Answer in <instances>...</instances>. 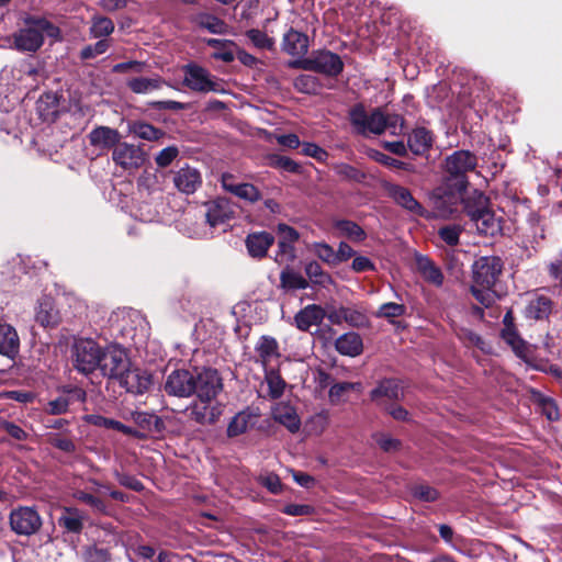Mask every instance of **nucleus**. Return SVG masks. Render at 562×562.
<instances>
[{
  "label": "nucleus",
  "instance_id": "nucleus-1",
  "mask_svg": "<svg viewBox=\"0 0 562 562\" xmlns=\"http://www.w3.org/2000/svg\"><path fill=\"white\" fill-rule=\"evenodd\" d=\"M477 165V158L469 150H457L445 160L446 187L445 193L449 205L445 206V196L435 201L436 209L440 215H450L457 211V202L468 187V173L473 171Z\"/></svg>",
  "mask_w": 562,
  "mask_h": 562
},
{
  "label": "nucleus",
  "instance_id": "nucleus-2",
  "mask_svg": "<svg viewBox=\"0 0 562 562\" xmlns=\"http://www.w3.org/2000/svg\"><path fill=\"white\" fill-rule=\"evenodd\" d=\"M503 260L497 256H483L472 265V285L470 291L475 300L485 307L492 306L499 294L496 283L502 276Z\"/></svg>",
  "mask_w": 562,
  "mask_h": 562
},
{
  "label": "nucleus",
  "instance_id": "nucleus-3",
  "mask_svg": "<svg viewBox=\"0 0 562 562\" xmlns=\"http://www.w3.org/2000/svg\"><path fill=\"white\" fill-rule=\"evenodd\" d=\"M350 122L357 133L368 136L380 135L389 131L392 135L401 133L403 120L397 114H385L381 109H373L367 112L363 105L358 104L350 111Z\"/></svg>",
  "mask_w": 562,
  "mask_h": 562
},
{
  "label": "nucleus",
  "instance_id": "nucleus-4",
  "mask_svg": "<svg viewBox=\"0 0 562 562\" xmlns=\"http://www.w3.org/2000/svg\"><path fill=\"white\" fill-rule=\"evenodd\" d=\"M44 35L60 40V30L44 18H27L24 27L13 35L14 46L21 52H36L44 43Z\"/></svg>",
  "mask_w": 562,
  "mask_h": 562
},
{
  "label": "nucleus",
  "instance_id": "nucleus-5",
  "mask_svg": "<svg viewBox=\"0 0 562 562\" xmlns=\"http://www.w3.org/2000/svg\"><path fill=\"white\" fill-rule=\"evenodd\" d=\"M101 346L91 338L75 337L70 347L72 367L81 374L89 375L100 366Z\"/></svg>",
  "mask_w": 562,
  "mask_h": 562
},
{
  "label": "nucleus",
  "instance_id": "nucleus-6",
  "mask_svg": "<svg viewBox=\"0 0 562 562\" xmlns=\"http://www.w3.org/2000/svg\"><path fill=\"white\" fill-rule=\"evenodd\" d=\"M290 67L314 71L327 77H337L344 70L340 56L328 49L315 50L306 58H297L289 64Z\"/></svg>",
  "mask_w": 562,
  "mask_h": 562
},
{
  "label": "nucleus",
  "instance_id": "nucleus-7",
  "mask_svg": "<svg viewBox=\"0 0 562 562\" xmlns=\"http://www.w3.org/2000/svg\"><path fill=\"white\" fill-rule=\"evenodd\" d=\"M184 77L183 85L194 92L207 93L225 92L218 79L212 76L207 69L199 66L198 64L190 63L182 68Z\"/></svg>",
  "mask_w": 562,
  "mask_h": 562
},
{
  "label": "nucleus",
  "instance_id": "nucleus-8",
  "mask_svg": "<svg viewBox=\"0 0 562 562\" xmlns=\"http://www.w3.org/2000/svg\"><path fill=\"white\" fill-rule=\"evenodd\" d=\"M194 394L199 400L214 401L223 391V381L216 369H194Z\"/></svg>",
  "mask_w": 562,
  "mask_h": 562
},
{
  "label": "nucleus",
  "instance_id": "nucleus-9",
  "mask_svg": "<svg viewBox=\"0 0 562 562\" xmlns=\"http://www.w3.org/2000/svg\"><path fill=\"white\" fill-rule=\"evenodd\" d=\"M128 368L130 360L124 349L117 346L102 349V359L98 369L104 376L119 381Z\"/></svg>",
  "mask_w": 562,
  "mask_h": 562
},
{
  "label": "nucleus",
  "instance_id": "nucleus-10",
  "mask_svg": "<svg viewBox=\"0 0 562 562\" xmlns=\"http://www.w3.org/2000/svg\"><path fill=\"white\" fill-rule=\"evenodd\" d=\"M112 159L122 169L132 171L144 165L146 155L139 146L120 142L112 150Z\"/></svg>",
  "mask_w": 562,
  "mask_h": 562
},
{
  "label": "nucleus",
  "instance_id": "nucleus-11",
  "mask_svg": "<svg viewBox=\"0 0 562 562\" xmlns=\"http://www.w3.org/2000/svg\"><path fill=\"white\" fill-rule=\"evenodd\" d=\"M194 370H173L166 379L164 389L168 395L190 397L194 394Z\"/></svg>",
  "mask_w": 562,
  "mask_h": 562
},
{
  "label": "nucleus",
  "instance_id": "nucleus-12",
  "mask_svg": "<svg viewBox=\"0 0 562 562\" xmlns=\"http://www.w3.org/2000/svg\"><path fill=\"white\" fill-rule=\"evenodd\" d=\"M10 526L18 535L30 536L42 526L38 513L32 507H19L10 514Z\"/></svg>",
  "mask_w": 562,
  "mask_h": 562
},
{
  "label": "nucleus",
  "instance_id": "nucleus-13",
  "mask_svg": "<svg viewBox=\"0 0 562 562\" xmlns=\"http://www.w3.org/2000/svg\"><path fill=\"white\" fill-rule=\"evenodd\" d=\"M189 417L200 425L214 424L222 414V408L213 401H193L188 407Z\"/></svg>",
  "mask_w": 562,
  "mask_h": 562
},
{
  "label": "nucleus",
  "instance_id": "nucleus-14",
  "mask_svg": "<svg viewBox=\"0 0 562 562\" xmlns=\"http://www.w3.org/2000/svg\"><path fill=\"white\" fill-rule=\"evenodd\" d=\"M221 183L225 191L247 202L255 203L261 199L257 187L248 182H237L232 173H223Z\"/></svg>",
  "mask_w": 562,
  "mask_h": 562
},
{
  "label": "nucleus",
  "instance_id": "nucleus-15",
  "mask_svg": "<svg viewBox=\"0 0 562 562\" xmlns=\"http://www.w3.org/2000/svg\"><path fill=\"white\" fill-rule=\"evenodd\" d=\"M12 76L21 87L29 90L36 89L38 83L44 80L43 71L29 60L16 64L12 69Z\"/></svg>",
  "mask_w": 562,
  "mask_h": 562
},
{
  "label": "nucleus",
  "instance_id": "nucleus-16",
  "mask_svg": "<svg viewBox=\"0 0 562 562\" xmlns=\"http://www.w3.org/2000/svg\"><path fill=\"white\" fill-rule=\"evenodd\" d=\"M553 308V302L550 296L535 292L532 293L525 307V316L528 319L543 321L547 319Z\"/></svg>",
  "mask_w": 562,
  "mask_h": 562
},
{
  "label": "nucleus",
  "instance_id": "nucleus-17",
  "mask_svg": "<svg viewBox=\"0 0 562 562\" xmlns=\"http://www.w3.org/2000/svg\"><path fill=\"white\" fill-rule=\"evenodd\" d=\"M119 383L130 393L143 394L150 387L151 376L146 371L128 368Z\"/></svg>",
  "mask_w": 562,
  "mask_h": 562
},
{
  "label": "nucleus",
  "instance_id": "nucleus-18",
  "mask_svg": "<svg viewBox=\"0 0 562 562\" xmlns=\"http://www.w3.org/2000/svg\"><path fill=\"white\" fill-rule=\"evenodd\" d=\"M175 187L184 194L194 193L202 184V177L196 168L186 165L173 176Z\"/></svg>",
  "mask_w": 562,
  "mask_h": 562
},
{
  "label": "nucleus",
  "instance_id": "nucleus-19",
  "mask_svg": "<svg viewBox=\"0 0 562 562\" xmlns=\"http://www.w3.org/2000/svg\"><path fill=\"white\" fill-rule=\"evenodd\" d=\"M310 41L308 36L294 29H290L284 35L282 41V49L293 57L305 58L308 52Z\"/></svg>",
  "mask_w": 562,
  "mask_h": 562
},
{
  "label": "nucleus",
  "instance_id": "nucleus-20",
  "mask_svg": "<svg viewBox=\"0 0 562 562\" xmlns=\"http://www.w3.org/2000/svg\"><path fill=\"white\" fill-rule=\"evenodd\" d=\"M88 139L91 146L100 150H108L120 144L121 135L115 128L97 126L88 134Z\"/></svg>",
  "mask_w": 562,
  "mask_h": 562
},
{
  "label": "nucleus",
  "instance_id": "nucleus-21",
  "mask_svg": "<svg viewBox=\"0 0 562 562\" xmlns=\"http://www.w3.org/2000/svg\"><path fill=\"white\" fill-rule=\"evenodd\" d=\"M386 191L389 195L402 207L415 215H424L425 210L422 204L415 200L411 191L398 184H387Z\"/></svg>",
  "mask_w": 562,
  "mask_h": 562
},
{
  "label": "nucleus",
  "instance_id": "nucleus-22",
  "mask_svg": "<svg viewBox=\"0 0 562 562\" xmlns=\"http://www.w3.org/2000/svg\"><path fill=\"white\" fill-rule=\"evenodd\" d=\"M204 218L211 227L224 224L233 215V210L226 199H216L206 204Z\"/></svg>",
  "mask_w": 562,
  "mask_h": 562
},
{
  "label": "nucleus",
  "instance_id": "nucleus-23",
  "mask_svg": "<svg viewBox=\"0 0 562 562\" xmlns=\"http://www.w3.org/2000/svg\"><path fill=\"white\" fill-rule=\"evenodd\" d=\"M324 317L325 311L322 306L310 304L295 314L294 323L300 330L307 331L311 327L321 325Z\"/></svg>",
  "mask_w": 562,
  "mask_h": 562
},
{
  "label": "nucleus",
  "instance_id": "nucleus-24",
  "mask_svg": "<svg viewBox=\"0 0 562 562\" xmlns=\"http://www.w3.org/2000/svg\"><path fill=\"white\" fill-rule=\"evenodd\" d=\"M246 247L252 258H263L273 245L274 237L268 232H255L246 237Z\"/></svg>",
  "mask_w": 562,
  "mask_h": 562
},
{
  "label": "nucleus",
  "instance_id": "nucleus-25",
  "mask_svg": "<svg viewBox=\"0 0 562 562\" xmlns=\"http://www.w3.org/2000/svg\"><path fill=\"white\" fill-rule=\"evenodd\" d=\"M35 319L41 326L50 328L56 327L60 323L59 312L52 297L44 296L38 301Z\"/></svg>",
  "mask_w": 562,
  "mask_h": 562
},
{
  "label": "nucleus",
  "instance_id": "nucleus-26",
  "mask_svg": "<svg viewBox=\"0 0 562 562\" xmlns=\"http://www.w3.org/2000/svg\"><path fill=\"white\" fill-rule=\"evenodd\" d=\"M20 339L15 328L7 323H0V355L13 359L19 352Z\"/></svg>",
  "mask_w": 562,
  "mask_h": 562
},
{
  "label": "nucleus",
  "instance_id": "nucleus-27",
  "mask_svg": "<svg viewBox=\"0 0 562 562\" xmlns=\"http://www.w3.org/2000/svg\"><path fill=\"white\" fill-rule=\"evenodd\" d=\"M272 418L283 425L289 431L296 432L300 429L301 420L291 405L278 403L272 407Z\"/></svg>",
  "mask_w": 562,
  "mask_h": 562
},
{
  "label": "nucleus",
  "instance_id": "nucleus-28",
  "mask_svg": "<svg viewBox=\"0 0 562 562\" xmlns=\"http://www.w3.org/2000/svg\"><path fill=\"white\" fill-rule=\"evenodd\" d=\"M370 397L378 403H381L382 398L398 401L404 397V391L396 380L385 379L370 392Z\"/></svg>",
  "mask_w": 562,
  "mask_h": 562
},
{
  "label": "nucleus",
  "instance_id": "nucleus-29",
  "mask_svg": "<svg viewBox=\"0 0 562 562\" xmlns=\"http://www.w3.org/2000/svg\"><path fill=\"white\" fill-rule=\"evenodd\" d=\"M335 348L342 356L357 357L363 350V341L359 334L349 331L336 339Z\"/></svg>",
  "mask_w": 562,
  "mask_h": 562
},
{
  "label": "nucleus",
  "instance_id": "nucleus-30",
  "mask_svg": "<svg viewBox=\"0 0 562 562\" xmlns=\"http://www.w3.org/2000/svg\"><path fill=\"white\" fill-rule=\"evenodd\" d=\"M480 234L485 236H495L502 231L501 220L488 209V206L481 213L471 218Z\"/></svg>",
  "mask_w": 562,
  "mask_h": 562
},
{
  "label": "nucleus",
  "instance_id": "nucleus-31",
  "mask_svg": "<svg viewBox=\"0 0 562 562\" xmlns=\"http://www.w3.org/2000/svg\"><path fill=\"white\" fill-rule=\"evenodd\" d=\"M256 352L265 369L280 357L277 340L269 336H262L259 339L258 344L256 345Z\"/></svg>",
  "mask_w": 562,
  "mask_h": 562
},
{
  "label": "nucleus",
  "instance_id": "nucleus-32",
  "mask_svg": "<svg viewBox=\"0 0 562 562\" xmlns=\"http://www.w3.org/2000/svg\"><path fill=\"white\" fill-rule=\"evenodd\" d=\"M85 518L86 516L80 509L76 507H65L58 518V524L68 532L79 533L83 528Z\"/></svg>",
  "mask_w": 562,
  "mask_h": 562
},
{
  "label": "nucleus",
  "instance_id": "nucleus-33",
  "mask_svg": "<svg viewBox=\"0 0 562 562\" xmlns=\"http://www.w3.org/2000/svg\"><path fill=\"white\" fill-rule=\"evenodd\" d=\"M91 484L93 485L90 488L91 492L79 490L74 493V497L77 501L90 506L95 512L104 514L106 513V505L100 497H98L93 493H98L100 488H106V486L100 484L95 480L91 481Z\"/></svg>",
  "mask_w": 562,
  "mask_h": 562
},
{
  "label": "nucleus",
  "instance_id": "nucleus-34",
  "mask_svg": "<svg viewBox=\"0 0 562 562\" xmlns=\"http://www.w3.org/2000/svg\"><path fill=\"white\" fill-rule=\"evenodd\" d=\"M407 145L413 154L423 155L432 145V135L425 127H417L408 135Z\"/></svg>",
  "mask_w": 562,
  "mask_h": 562
},
{
  "label": "nucleus",
  "instance_id": "nucleus-35",
  "mask_svg": "<svg viewBox=\"0 0 562 562\" xmlns=\"http://www.w3.org/2000/svg\"><path fill=\"white\" fill-rule=\"evenodd\" d=\"M501 337L512 348V350L518 358L522 360H527L529 358V346L519 336L516 328H503L501 331Z\"/></svg>",
  "mask_w": 562,
  "mask_h": 562
},
{
  "label": "nucleus",
  "instance_id": "nucleus-36",
  "mask_svg": "<svg viewBox=\"0 0 562 562\" xmlns=\"http://www.w3.org/2000/svg\"><path fill=\"white\" fill-rule=\"evenodd\" d=\"M462 203L463 211L471 220L488 206V198L482 192L474 190L462 198Z\"/></svg>",
  "mask_w": 562,
  "mask_h": 562
},
{
  "label": "nucleus",
  "instance_id": "nucleus-37",
  "mask_svg": "<svg viewBox=\"0 0 562 562\" xmlns=\"http://www.w3.org/2000/svg\"><path fill=\"white\" fill-rule=\"evenodd\" d=\"M165 85V80L159 77H153V78H145V77H137L132 78L127 81V87L137 94H146L154 90L160 89Z\"/></svg>",
  "mask_w": 562,
  "mask_h": 562
},
{
  "label": "nucleus",
  "instance_id": "nucleus-38",
  "mask_svg": "<svg viewBox=\"0 0 562 562\" xmlns=\"http://www.w3.org/2000/svg\"><path fill=\"white\" fill-rule=\"evenodd\" d=\"M86 420L93 426L104 427L108 429H115L120 432H123V434L130 435V436L136 435V431L133 428H131L130 426H126L119 420L108 418L102 415H98V414L88 415L86 417Z\"/></svg>",
  "mask_w": 562,
  "mask_h": 562
},
{
  "label": "nucleus",
  "instance_id": "nucleus-39",
  "mask_svg": "<svg viewBox=\"0 0 562 562\" xmlns=\"http://www.w3.org/2000/svg\"><path fill=\"white\" fill-rule=\"evenodd\" d=\"M418 270L422 273L423 278L437 285L440 286L443 283V274L441 270L434 265L431 260L428 258H418L417 260Z\"/></svg>",
  "mask_w": 562,
  "mask_h": 562
},
{
  "label": "nucleus",
  "instance_id": "nucleus-40",
  "mask_svg": "<svg viewBox=\"0 0 562 562\" xmlns=\"http://www.w3.org/2000/svg\"><path fill=\"white\" fill-rule=\"evenodd\" d=\"M457 337L467 347H476L484 353H491L492 347L475 331L461 327L457 330Z\"/></svg>",
  "mask_w": 562,
  "mask_h": 562
},
{
  "label": "nucleus",
  "instance_id": "nucleus-41",
  "mask_svg": "<svg viewBox=\"0 0 562 562\" xmlns=\"http://www.w3.org/2000/svg\"><path fill=\"white\" fill-rule=\"evenodd\" d=\"M130 132L136 137L149 142L158 140L165 135L164 131L145 122H134L130 126Z\"/></svg>",
  "mask_w": 562,
  "mask_h": 562
},
{
  "label": "nucleus",
  "instance_id": "nucleus-42",
  "mask_svg": "<svg viewBox=\"0 0 562 562\" xmlns=\"http://www.w3.org/2000/svg\"><path fill=\"white\" fill-rule=\"evenodd\" d=\"M335 227L353 243H361L367 238V233L357 223L349 220L336 222Z\"/></svg>",
  "mask_w": 562,
  "mask_h": 562
},
{
  "label": "nucleus",
  "instance_id": "nucleus-43",
  "mask_svg": "<svg viewBox=\"0 0 562 562\" xmlns=\"http://www.w3.org/2000/svg\"><path fill=\"white\" fill-rule=\"evenodd\" d=\"M304 271L312 283L326 286L331 284L333 278L329 273L325 272L317 261H310L305 265Z\"/></svg>",
  "mask_w": 562,
  "mask_h": 562
},
{
  "label": "nucleus",
  "instance_id": "nucleus-44",
  "mask_svg": "<svg viewBox=\"0 0 562 562\" xmlns=\"http://www.w3.org/2000/svg\"><path fill=\"white\" fill-rule=\"evenodd\" d=\"M90 35L93 38H102L111 35L114 31V23L106 16H94L91 20Z\"/></svg>",
  "mask_w": 562,
  "mask_h": 562
},
{
  "label": "nucleus",
  "instance_id": "nucleus-45",
  "mask_svg": "<svg viewBox=\"0 0 562 562\" xmlns=\"http://www.w3.org/2000/svg\"><path fill=\"white\" fill-rule=\"evenodd\" d=\"M265 379L268 384L269 395L272 398L280 397L283 394V391L285 387V382L279 374V372H277L272 368H270V369L266 368L265 369Z\"/></svg>",
  "mask_w": 562,
  "mask_h": 562
},
{
  "label": "nucleus",
  "instance_id": "nucleus-46",
  "mask_svg": "<svg viewBox=\"0 0 562 562\" xmlns=\"http://www.w3.org/2000/svg\"><path fill=\"white\" fill-rule=\"evenodd\" d=\"M360 387V383L340 382L331 385L328 392L329 401L331 404H339L347 401V395L350 391Z\"/></svg>",
  "mask_w": 562,
  "mask_h": 562
},
{
  "label": "nucleus",
  "instance_id": "nucleus-47",
  "mask_svg": "<svg viewBox=\"0 0 562 562\" xmlns=\"http://www.w3.org/2000/svg\"><path fill=\"white\" fill-rule=\"evenodd\" d=\"M196 22L200 27L205 29L213 34H223L227 29V25L223 20L209 13L198 15Z\"/></svg>",
  "mask_w": 562,
  "mask_h": 562
},
{
  "label": "nucleus",
  "instance_id": "nucleus-48",
  "mask_svg": "<svg viewBox=\"0 0 562 562\" xmlns=\"http://www.w3.org/2000/svg\"><path fill=\"white\" fill-rule=\"evenodd\" d=\"M281 285L289 290H304L308 286L307 280L300 273L285 270L280 274Z\"/></svg>",
  "mask_w": 562,
  "mask_h": 562
},
{
  "label": "nucleus",
  "instance_id": "nucleus-49",
  "mask_svg": "<svg viewBox=\"0 0 562 562\" xmlns=\"http://www.w3.org/2000/svg\"><path fill=\"white\" fill-rule=\"evenodd\" d=\"M59 101L55 93L47 92L41 95L37 101V111L41 116L48 117L58 111Z\"/></svg>",
  "mask_w": 562,
  "mask_h": 562
},
{
  "label": "nucleus",
  "instance_id": "nucleus-50",
  "mask_svg": "<svg viewBox=\"0 0 562 562\" xmlns=\"http://www.w3.org/2000/svg\"><path fill=\"white\" fill-rule=\"evenodd\" d=\"M345 323L351 327L362 328L369 325L366 312L358 307L345 306Z\"/></svg>",
  "mask_w": 562,
  "mask_h": 562
},
{
  "label": "nucleus",
  "instance_id": "nucleus-51",
  "mask_svg": "<svg viewBox=\"0 0 562 562\" xmlns=\"http://www.w3.org/2000/svg\"><path fill=\"white\" fill-rule=\"evenodd\" d=\"M293 86L299 92L315 94L319 89V81L312 75H300L294 79Z\"/></svg>",
  "mask_w": 562,
  "mask_h": 562
},
{
  "label": "nucleus",
  "instance_id": "nucleus-52",
  "mask_svg": "<svg viewBox=\"0 0 562 562\" xmlns=\"http://www.w3.org/2000/svg\"><path fill=\"white\" fill-rule=\"evenodd\" d=\"M246 36L251 44L259 49H272L274 45L273 38L269 37L263 31L250 29L246 32Z\"/></svg>",
  "mask_w": 562,
  "mask_h": 562
},
{
  "label": "nucleus",
  "instance_id": "nucleus-53",
  "mask_svg": "<svg viewBox=\"0 0 562 562\" xmlns=\"http://www.w3.org/2000/svg\"><path fill=\"white\" fill-rule=\"evenodd\" d=\"M296 258L294 244L278 240V250L274 255V261L279 265H288Z\"/></svg>",
  "mask_w": 562,
  "mask_h": 562
},
{
  "label": "nucleus",
  "instance_id": "nucleus-54",
  "mask_svg": "<svg viewBox=\"0 0 562 562\" xmlns=\"http://www.w3.org/2000/svg\"><path fill=\"white\" fill-rule=\"evenodd\" d=\"M333 169L337 176L346 180L360 182L364 179L362 171L345 162L336 164Z\"/></svg>",
  "mask_w": 562,
  "mask_h": 562
},
{
  "label": "nucleus",
  "instance_id": "nucleus-55",
  "mask_svg": "<svg viewBox=\"0 0 562 562\" xmlns=\"http://www.w3.org/2000/svg\"><path fill=\"white\" fill-rule=\"evenodd\" d=\"M250 415L246 413H238L228 424L227 435L228 437H236L246 432L248 428Z\"/></svg>",
  "mask_w": 562,
  "mask_h": 562
},
{
  "label": "nucleus",
  "instance_id": "nucleus-56",
  "mask_svg": "<svg viewBox=\"0 0 562 562\" xmlns=\"http://www.w3.org/2000/svg\"><path fill=\"white\" fill-rule=\"evenodd\" d=\"M405 312V305L389 302L380 306L379 311L376 312V316L386 318L392 322L394 318L403 316Z\"/></svg>",
  "mask_w": 562,
  "mask_h": 562
},
{
  "label": "nucleus",
  "instance_id": "nucleus-57",
  "mask_svg": "<svg viewBox=\"0 0 562 562\" xmlns=\"http://www.w3.org/2000/svg\"><path fill=\"white\" fill-rule=\"evenodd\" d=\"M462 233V228L460 225H446L438 231L439 237L448 245V246H457L459 244L460 235Z\"/></svg>",
  "mask_w": 562,
  "mask_h": 562
},
{
  "label": "nucleus",
  "instance_id": "nucleus-58",
  "mask_svg": "<svg viewBox=\"0 0 562 562\" xmlns=\"http://www.w3.org/2000/svg\"><path fill=\"white\" fill-rule=\"evenodd\" d=\"M313 250L315 255L324 262L328 265L337 263L336 251L331 246L326 243H314Z\"/></svg>",
  "mask_w": 562,
  "mask_h": 562
},
{
  "label": "nucleus",
  "instance_id": "nucleus-59",
  "mask_svg": "<svg viewBox=\"0 0 562 562\" xmlns=\"http://www.w3.org/2000/svg\"><path fill=\"white\" fill-rule=\"evenodd\" d=\"M373 438L376 442V445L384 451V452H395L401 448V441L396 438H393L386 434L378 432L373 435Z\"/></svg>",
  "mask_w": 562,
  "mask_h": 562
},
{
  "label": "nucleus",
  "instance_id": "nucleus-60",
  "mask_svg": "<svg viewBox=\"0 0 562 562\" xmlns=\"http://www.w3.org/2000/svg\"><path fill=\"white\" fill-rule=\"evenodd\" d=\"M109 48L106 40H100L93 45L83 47L80 52V58L83 60L95 58L97 56L104 54Z\"/></svg>",
  "mask_w": 562,
  "mask_h": 562
},
{
  "label": "nucleus",
  "instance_id": "nucleus-61",
  "mask_svg": "<svg viewBox=\"0 0 562 562\" xmlns=\"http://www.w3.org/2000/svg\"><path fill=\"white\" fill-rule=\"evenodd\" d=\"M371 158H373L375 161H378L384 166L391 167V168L409 170L408 164H406L402 160L395 159V158L387 156L378 150H374L371 154Z\"/></svg>",
  "mask_w": 562,
  "mask_h": 562
},
{
  "label": "nucleus",
  "instance_id": "nucleus-62",
  "mask_svg": "<svg viewBox=\"0 0 562 562\" xmlns=\"http://www.w3.org/2000/svg\"><path fill=\"white\" fill-rule=\"evenodd\" d=\"M178 155L179 150L176 146H168L157 154L155 161L157 166L165 168L168 167Z\"/></svg>",
  "mask_w": 562,
  "mask_h": 562
},
{
  "label": "nucleus",
  "instance_id": "nucleus-63",
  "mask_svg": "<svg viewBox=\"0 0 562 562\" xmlns=\"http://www.w3.org/2000/svg\"><path fill=\"white\" fill-rule=\"evenodd\" d=\"M412 493L414 497L423 502H435L439 496L434 487L424 484L416 485Z\"/></svg>",
  "mask_w": 562,
  "mask_h": 562
},
{
  "label": "nucleus",
  "instance_id": "nucleus-64",
  "mask_svg": "<svg viewBox=\"0 0 562 562\" xmlns=\"http://www.w3.org/2000/svg\"><path fill=\"white\" fill-rule=\"evenodd\" d=\"M86 562H109L110 555L106 549L91 547L85 553Z\"/></svg>",
  "mask_w": 562,
  "mask_h": 562
}]
</instances>
